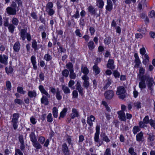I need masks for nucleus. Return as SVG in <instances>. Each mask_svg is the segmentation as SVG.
I'll return each instance as SVG.
<instances>
[{
    "label": "nucleus",
    "instance_id": "50",
    "mask_svg": "<svg viewBox=\"0 0 155 155\" xmlns=\"http://www.w3.org/2000/svg\"><path fill=\"white\" fill-rule=\"evenodd\" d=\"M128 152L130 155H137V153L134 152V150L133 147H130L128 150Z\"/></svg>",
    "mask_w": 155,
    "mask_h": 155
},
{
    "label": "nucleus",
    "instance_id": "48",
    "mask_svg": "<svg viewBox=\"0 0 155 155\" xmlns=\"http://www.w3.org/2000/svg\"><path fill=\"white\" fill-rule=\"evenodd\" d=\"M69 72L67 69H64L62 72V75L65 78L67 77L69 75Z\"/></svg>",
    "mask_w": 155,
    "mask_h": 155
},
{
    "label": "nucleus",
    "instance_id": "49",
    "mask_svg": "<svg viewBox=\"0 0 155 155\" xmlns=\"http://www.w3.org/2000/svg\"><path fill=\"white\" fill-rule=\"evenodd\" d=\"M147 139L150 141H153L155 139V136L152 134H148Z\"/></svg>",
    "mask_w": 155,
    "mask_h": 155
},
{
    "label": "nucleus",
    "instance_id": "43",
    "mask_svg": "<svg viewBox=\"0 0 155 155\" xmlns=\"http://www.w3.org/2000/svg\"><path fill=\"white\" fill-rule=\"evenodd\" d=\"M58 110L56 107H54L53 109L52 113L54 117L57 118L58 116Z\"/></svg>",
    "mask_w": 155,
    "mask_h": 155
},
{
    "label": "nucleus",
    "instance_id": "39",
    "mask_svg": "<svg viewBox=\"0 0 155 155\" xmlns=\"http://www.w3.org/2000/svg\"><path fill=\"white\" fill-rule=\"evenodd\" d=\"M66 68L69 69V71H74L73 65L72 63L69 62L66 65Z\"/></svg>",
    "mask_w": 155,
    "mask_h": 155
},
{
    "label": "nucleus",
    "instance_id": "36",
    "mask_svg": "<svg viewBox=\"0 0 155 155\" xmlns=\"http://www.w3.org/2000/svg\"><path fill=\"white\" fill-rule=\"evenodd\" d=\"M8 27L9 31L12 34L13 33L15 28V26L12 24H10Z\"/></svg>",
    "mask_w": 155,
    "mask_h": 155
},
{
    "label": "nucleus",
    "instance_id": "16",
    "mask_svg": "<svg viewBox=\"0 0 155 155\" xmlns=\"http://www.w3.org/2000/svg\"><path fill=\"white\" fill-rule=\"evenodd\" d=\"M79 116V113L77 110L75 108H73L72 110V113L70 115L71 118L73 119L75 117H78Z\"/></svg>",
    "mask_w": 155,
    "mask_h": 155
},
{
    "label": "nucleus",
    "instance_id": "59",
    "mask_svg": "<svg viewBox=\"0 0 155 155\" xmlns=\"http://www.w3.org/2000/svg\"><path fill=\"white\" fill-rule=\"evenodd\" d=\"M100 133H95L94 136V140L95 142L97 143L99 139Z\"/></svg>",
    "mask_w": 155,
    "mask_h": 155
},
{
    "label": "nucleus",
    "instance_id": "40",
    "mask_svg": "<svg viewBox=\"0 0 155 155\" xmlns=\"http://www.w3.org/2000/svg\"><path fill=\"white\" fill-rule=\"evenodd\" d=\"M56 95V98L58 100H60L61 99L62 96L61 95L60 92L58 88L57 89Z\"/></svg>",
    "mask_w": 155,
    "mask_h": 155
},
{
    "label": "nucleus",
    "instance_id": "52",
    "mask_svg": "<svg viewBox=\"0 0 155 155\" xmlns=\"http://www.w3.org/2000/svg\"><path fill=\"white\" fill-rule=\"evenodd\" d=\"M6 87L8 91H10L12 88L11 83L10 81H7L6 82Z\"/></svg>",
    "mask_w": 155,
    "mask_h": 155
},
{
    "label": "nucleus",
    "instance_id": "11",
    "mask_svg": "<svg viewBox=\"0 0 155 155\" xmlns=\"http://www.w3.org/2000/svg\"><path fill=\"white\" fill-rule=\"evenodd\" d=\"M112 82V80L109 78H107L104 81V84L103 88L104 90L107 89L111 84Z\"/></svg>",
    "mask_w": 155,
    "mask_h": 155
},
{
    "label": "nucleus",
    "instance_id": "51",
    "mask_svg": "<svg viewBox=\"0 0 155 155\" xmlns=\"http://www.w3.org/2000/svg\"><path fill=\"white\" fill-rule=\"evenodd\" d=\"M70 78L71 79H75L76 77V74L74 72V71H70Z\"/></svg>",
    "mask_w": 155,
    "mask_h": 155
},
{
    "label": "nucleus",
    "instance_id": "29",
    "mask_svg": "<svg viewBox=\"0 0 155 155\" xmlns=\"http://www.w3.org/2000/svg\"><path fill=\"white\" fill-rule=\"evenodd\" d=\"M145 69L142 67H140L139 72L138 74V76L139 78H141L142 77L144 76L145 75H143L145 73Z\"/></svg>",
    "mask_w": 155,
    "mask_h": 155
},
{
    "label": "nucleus",
    "instance_id": "54",
    "mask_svg": "<svg viewBox=\"0 0 155 155\" xmlns=\"http://www.w3.org/2000/svg\"><path fill=\"white\" fill-rule=\"evenodd\" d=\"M111 42V38L109 37H107L105 38L104 41V43L106 45H109Z\"/></svg>",
    "mask_w": 155,
    "mask_h": 155
},
{
    "label": "nucleus",
    "instance_id": "26",
    "mask_svg": "<svg viewBox=\"0 0 155 155\" xmlns=\"http://www.w3.org/2000/svg\"><path fill=\"white\" fill-rule=\"evenodd\" d=\"M33 146L36 149L39 150L42 148V146L37 140L32 143Z\"/></svg>",
    "mask_w": 155,
    "mask_h": 155
},
{
    "label": "nucleus",
    "instance_id": "13",
    "mask_svg": "<svg viewBox=\"0 0 155 155\" xmlns=\"http://www.w3.org/2000/svg\"><path fill=\"white\" fill-rule=\"evenodd\" d=\"M38 88L42 94L45 95V96H46L48 98L50 97V94L45 90L43 86L42 85L39 86Z\"/></svg>",
    "mask_w": 155,
    "mask_h": 155
},
{
    "label": "nucleus",
    "instance_id": "9",
    "mask_svg": "<svg viewBox=\"0 0 155 155\" xmlns=\"http://www.w3.org/2000/svg\"><path fill=\"white\" fill-rule=\"evenodd\" d=\"M62 150L64 155H70V150L66 143L62 145Z\"/></svg>",
    "mask_w": 155,
    "mask_h": 155
},
{
    "label": "nucleus",
    "instance_id": "25",
    "mask_svg": "<svg viewBox=\"0 0 155 155\" xmlns=\"http://www.w3.org/2000/svg\"><path fill=\"white\" fill-rule=\"evenodd\" d=\"M136 140L138 142L142 141L143 139V132L141 131L136 136Z\"/></svg>",
    "mask_w": 155,
    "mask_h": 155
},
{
    "label": "nucleus",
    "instance_id": "64",
    "mask_svg": "<svg viewBox=\"0 0 155 155\" xmlns=\"http://www.w3.org/2000/svg\"><path fill=\"white\" fill-rule=\"evenodd\" d=\"M149 14L151 18L155 19V12L154 10H152L149 12Z\"/></svg>",
    "mask_w": 155,
    "mask_h": 155
},
{
    "label": "nucleus",
    "instance_id": "46",
    "mask_svg": "<svg viewBox=\"0 0 155 155\" xmlns=\"http://www.w3.org/2000/svg\"><path fill=\"white\" fill-rule=\"evenodd\" d=\"M44 58L46 61H49L51 60L52 57L49 54H45Z\"/></svg>",
    "mask_w": 155,
    "mask_h": 155
},
{
    "label": "nucleus",
    "instance_id": "60",
    "mask_svg": "<svg viewBox=\"0 0 155 155\" xmlns=\"http://www.w3.org/2000/svg\"><path fill=\"white\" fill-rule=\"evenodd\" d=\"M80 17L79 11L77 10L75 14L72 16V18H78Z\"/></svg>",
    "mask_w": 155,
    "mask_h": 155
},
{
    "label": "nucleus",
    "instance_id": "27",
    "mask_svg": "<svg viewBox=\"0 0 155 155\" xmlns=\"http://www.w3.org/2000/svg\"><path fill=\"white\" fill-rule=\"evenodd\" d=\"M62 90L65 94H69L71 93L70 90L68 87L64 85L62 86Z\"/></svg>",
    "mask_w": 155,
    "mask_h": 155
},
{
    "label": "nucleus",
    "instance_id": "21",
    "mask_svg": "<svg viewBox=\"0 0 155 155\" xmlns=\"http://www.w3.org/2000/svg\"><path fill=\"white\" fill-rule=\"evenodd\" d=\"M95 120V117L92 115H91L89 117H87V123L90 127L93 126L92 122L94 121Z\"/></svg>",
    "mask_w": 155,
    "mask_h": 155
},
{
    "label": "nucleus",
    "instance_id": "47",
    "mask_svg": "<svg viewBox=\"0 0 155 155\" xmlns=\"http://www.w3.org/2000/svg\"><path fill=\"white\" fill-rule=\"evenodd\" d=\"M134 62L135 63L134 65V67L135 68H138L140 65L141 64V61L140 59H135L134 60Z\"/></svg>",
    "mask_w": 155,
    "mask_h": 155
},
{
    "label": "nucleus",
    "instance_id": "2",
    "mask_svg": "<svg viewBox=\"0 0 155 155\" xmlns=\"http://www.w3.org/2000/svg\"><path fill=\"white\" fill-rule=\"evenodd\" d=\"M53 4L52 2H49L46 5V11L50 16L53 15L55 13V11L53 9Z\"/></svg>",
    "mask_w": 155,
    "mask_h": 155
},
{
    "label": "nucleus",
    "instance_id": "45",
    "mask_svg": "<svg viewBox=\"0 0 155 155\" xmlns=\"http://www.w3.org/2000/svg\"><path fill=\"white\" fill-rule=\"evenodd\" d=\"M140 130V129L138 126H135L133 127V132L134 134H136L137 132Z\"/></svg>",
    "mask_w": 155,
    "mask_h": 155
},
{
    "label": "nucleus",
    "instance_id": "20",
    "mask_svg": "<svg viewBox=\"0 0 155 155\" xmlns=\"http://www.w3.org/2000/svg\"><path fill=\"white\" fill-rule=\"evenodd\" d=\"M47 97L46 96L43 95L41 100V103L45 105H48L49 104V101Z\"/></svg>",
    "mask_w": 155,
    "mask_h": 155
},
{
    "label": "nucleus",
    "instance_id": "32",
    "mask_svg": "<svg viewBox=\"0 0 155 155\" xmlns=\"http://www.w3.org/2000/svg\"><path fill=\"white\" fill-rule=\"evenodd\" d=\"M29 137L30 139V140L32 143L37 140V139L35 136V134L34 132H32L30 134Z\"/></svg>",
    "mask_w": 155,
    "mask_h": 155
},
{
    "label": "nucleus",
    "instance_id": "31",
    "mask_svg": "<svg viewBox=\"0 0 155 155\" xmlns=\"http://www.w3.org/2000/svg\"><path fill=\"white\" fill-rule=\"evenodd\" d=\"M26 32V31L25 29H22L20 32L21 38L23 41L25 40V35Z\"/></svg>",
    "mask_w": 155,
    "mask_h": 155
},
{
    "label": "nucleus",
    "instance_id": "30",
    "mask_svg": "<svg viewBox=\"0 0 155 155\" xmlns=\"http://www.w3.org/2000/svg\"><path fill=\"white\" fill-rule=\"evenodd\" d=\"M5 70L6 73L8 74H9L12 73L13 71V69L11 65L10 64L8 67H6L5 68Z\"/></svg>",
    "mask_w": 155,
    "mask_h": 155
},
{
    "label": "nucleus",
    "instance_id": "35",
    "mask_svg": "<svg viewBox=\"0 0 155 155\" xmlns=\"http://www.w3.org/2000/svg\"><path fill=\"white\" fill-rule=\"evenodd\" d=\"M81 71L84 74V75H87L89 72L87 68L86 67L83 66L82 65L81 66Z\"/></svg>",
    "mask_w": 155,
    "mask_h": 155
},
{
    "label": "nucleus",
    "instance_id": "23",
    "mask_svg": "<svg viewBox=\"0 0 155 155\" xmlns=\"http://www.w3.org/2000/svg\"><path fill=\"white\" fill-rule=\"evenodd\" d=\"M31 61L32 64L34 69L35 70H36L37 69V67L36 65V61L35 57L34 56H32L31 58Z\"/></svg>",
    "mask_w": 155,
    "mask_h": 155
},
{
    "label": "nucleus",
    "instance_id": "12",
    "mask_svg": "<svg viewBox=\"0 0 155 155\" xmlns=\"http://www.w3.org/2000/svg\"><path fill=\"white\" fill-rule=\"evenodd\" d=\"M38 88L42 94L45 95V96H46L48 98L50 97V94L45 90L43 86L42 85L39 86Z\"/></svg>",
    "mask_w": 155,
    "mask_h": 155
},
{
    "label": "nucleus",
    "instance_id": "14",
    "mask_svg": "<svg viewBox=\"0 0 155 155\" xmlns=\"http://www.w3.org/2000/svg\"><path fill=\"white\" fill-rule=\"evenodd\" d=\"M76 89L78 90L79 94L82 96L84 94L83 93V88L81 86L80 83L78 81L76 85Z\"/></svg>",
    "mask_w": 155,
    "mask_h": 155
},
{
    "label": "nucleus",
    "instance_id": "10",
    "mask_svg": "<svg viewBox=\"0 0 155 155\" xmlns=\"http://www.w3.org/2000/svg\"><path fill=\"white\" fill-rule=\"evenodd\" d=\"M104 95L106 99L110 100L114 97V94L112 90H109L106 91L104 93Z\"/></svg>",
    "mask_w": 155,
    "mask_h": 155
},
{
    "label": "nucleus",
    "instance_id": "44",
    "mask_svg": "<svg viewBox=\"0 0 155 155\" xmlns=\"http://www.w3.org/2000/svg\"><path fill=\"white\" fill-rule=\"evenodd\" d=\"M88 11L92 14H95L96 13L95 9L92 6H89Z\"/></svg>",
    "mask_w": 155,
    "mask_h": 155
},
{
    "label": "nucleus",
    "instance_id": "7",
    "mask_svg": "<svg viewBox=\"0 0 155 155\" xmlns=\"http://www.w3.org/2000/svg\"><path fill=\"white\" fill-rule=\"evenodd\" d=\"M7 13L9 15H15L17 13L16 8H13L10 6L6 8Z\"/></svg>",
    "mask_w": 155,
    "mask_h": 155
},
{
    "label": "nucleus",
    "instance_id": "3",
    "mask_svg": "<svg viewBox=\"0 0 155 155\" xmlns=\"http://www.w3.org/2000/svg\"><path fill=\"white\" fill-rule=\"evenodd\" d=\"M19 117V115L18 113H14L13 115V117L12 118L11 122L12 124L13 128L15 130L16 129L18 128V125L17 124V123Z\"/></svg>",
    "mask_w": 155,
    "mask_h": 155
},
{
    "label": "nucleus",
    "instance_id": "41",
    "mask_svg": "<svg viewBox=\"0 0 155 155\" xmlns=\"http://www.w3.org/2000/svg\"><path fill=\"white\" fill-rule=\"evenodd\" d=\"M12 24L14 26H17L19 23V21L18 18L15 17L12 18Z\"/></svg>",
    "mask_w": 155,
    "mask_h": 155
},
{
    "label": "nucleus",
    "instance_id": "4",
    "mask_svg": "<svg viewBox=\"0 0 155 155\" xmlns=\"http://www.w3.org/2000/svg\"><path fill=\"white\" fill-rule=\"evenodd\" d=\"M147 86L148 89L151 91V92L153 90L154 81L152 78H151L149 77V76L147 75Z\"/></svg>",
    "mask_w": 155,
    "mask_h": 155
},
{
    "label": "nucleus",
    "instance_id": "24",
    "mask_svg": "<svg viewBox=\"0 0 155 155\" xmlns=\"http://www.w3.org/2000/svg\"><path fill=\"white\" fill-rule=\"evenodd\" d=\"M93 69L94 74L95 75L99 74L100 72V69L96 64L94 65Z\"/></svg>",
    "mask_w": 155,
    "mask_h": 155
},
{
    "label": "nucleus",
    "instance_id": "5",
    "mask_svg": "<svg viewBox=\"0 0 155 155\" xmlns=\"http://www.w3.org/2000/svg\"><path fill=\"white\" fill-rule=\"evenodd\" d=\"M147 75H145L144 76L142 77L141 78H139L141 81L139 84V87L141 89L145 88L146 87L145 81L146 80L147 82Z\"/></svg>",
    "mask_w": 155,
    "mask_h": 155
},
{
    "label": "nucleus",
    "instance_id": "53",
    "mask_svg": "<svg viewBox=\"0 0 155 155\" xmlns=\"http://www.w3.org/2000/svg\"><path fill=\"white\" fill-rule=\"evenodd\" d=\"M139 127L142 128H144L147 127V125L146 124L142 121H140L139 122Z\"/></svg>",
    "mask_w": 155,
    "mask_h": 155
},
{
    "label": "nucleus",
    "instance_id": "55",
    "mask_svg": "<svg viewBox=\"0 0 155 155\" xmlns=\"http://www.w3.org/2000/svg\"><path fill=\"white\" fill-rule=\"evenodd\" d=\"M47 121L49 122H51L53 120L51 113H49L47 117Z\"/></svg>",
    "mask_w": 155,
    "mask_h": 155
},
{
    "label": "nucleus",
    "instance_id": "38",
    "mask_svg": "<svg viewBox=\"0 0 155 155\" xmlns=\"http://www.w3.org/2000/svg\"><path fill=\"white\" fill-rule=\"evenodd\" d=\"M37 43L35 39H33L32 42V47L34 49L35 51L38 50L37 48Z\"/></svg>",
    "mask_w": 155,
    "mask_h": 155
},
{
    "label": "nucleus",
    "instance_id": "28",
    "mask_svg": "<svg viewBox=\"0 0 155 155\" xmlns=\"http://www.w3.org/2000/svg\"><path fill=\"white\" fill-rule=\"evenodd\" d=\"M87 46L89 49L91 51L92 50L95 48V46L93 41H90L87 43Z\"/></svg>",
    "mask_w": 155,
    "mask_h": 155
},
{
    "label": "nucleus",
    "instance_id": "61",
    "mask_svg": "<svg viewBox=\"0 0 155 155\" xmlns=\"http://www.w3.org/2000/svg\"><path fill=\"white\" fill-rule=\"evenodd\" d=\"M45 140V138L42 136L39 137L38 139V142L40 143L41 144H43L44 143Z\"/></svg>",
    "mask_w": 155,
    "mask_h": 155
},
{
    "label": "nucleus",
    "instance_id": "8",
    "mask_svg": "<svg viewBox=\"0 0 155 155\" xmlns=\"http://www.w3.org/2000/svg\"><path fill=\"white\" fill-rule=\"evenodd\" d=\"M8 56L5 54H0V62L4 65H7L8 64Z\"/></svg>",
    "mask_w": 155,
    "mask_h": 155
},
{
    "label": "nucleus",
    "instance_id": "6",
    "mask_svg": "<svg viewBox=\"0 0 155 155\" xmlns=\"http://www.w3.org/2000/svg\"><path fill=\"white\" fill-rule=\"evenodd\" d=\"M82 79L84 81L83 83V86L87 89L90 84L88 81L89 77L87 75H84L82 77Z\"/></svg>",
    "mask_w": 155,
    "mask_h": 155
},
{
    "label": "nucleus",
    "instance_id": "62",
    "mask_svg": "<svg viewBox=\"0 0 155 155\" xmlns=\"http://www.w3.org/2000/svg\"><path fill=\"white\" fill-rule=\"evenodd\" d=\"M104 155H111V151L110 148H107L106 149Z\"/></svg>",
    "mask_w": 155,
    "mask_h": 155
},
{
    "label": "nucleus",
    "instance_id": "33",
    "mask_svg": "<svg viewBox=\"0 0 155 155\" xmlns=\"http://www.w3.org/2000/svg\"><path fill=\"white\" fill-rule=\"evenodd\" d=\"M67 110L68 109L67 108H64L60 113V116L59 117V119H60L61 118H63L65 116Z\"/></svg>",
    "mask_w": 155,
    "mask_h": 155
},
{
    "label": "nucleus",
    "instance_id": "22",
    "mask_svg": "<svg viewBox=\"0 0 155 155\" xmlns=\"http://www.w3.org/2000/svg\"><path fill=\"white\" fill-rule=\"evenodd\" d=\"M101 137L103 141H105L107 143L109 142L110 141V140L108 138V137L106 135L105 133H101Z\"/></svg>",
    "mask_w": 155,
    "mask_h": 155
},
{
    "label": "nucleus",
    "instance_id": "19",
    "mask_svg": "<svg viewBox=\"0 0 155 155\" xmlns=\"http://www.w3.org/2000/svg\"><path fill=\"white\" fill-rule=\"evenodd\" d=\"M112 3L111 0H107V5L106 6V9L110 12L112 9Z\"/></svg>",
    "mask_w": 155,
    "mask_h": 155
},
{
    "label": "nucleus",
    "instance_id": "37",
    "mask_svg": "<svg viewBox=\"0 0 155 155\" xmlns=\"http://www.w3.org/2000/svg\"><path fill=\"white\" fill-rule=\"evenodd\" d=\"M137 31L139 32H141L143 34H145L146 31V29L144 26L142 25L140 27H139L138 28Z\"/></svg>",
    "mask_w": 155,
    "mask_h": 155
},
{
    "label": "nucleus",
    "instance_id": "63",
    "mask_svg": "<svg viewBox=\"0 0 155 155\" xmlns=\"http://www.w3.org/2000/svg\"><path fill=\"white\" fill-rule=\"evenodd\" d=\"M113 74L116 78H119L120 75V73L117 70H114V71Z\"/></svg>",
    "mask_w": 155,
    "mask_h": 155
},
{
    "label": "nucleus",
    "instance_id": "1",
    "mask_svg": "<svg viewBox=\"0 0 155 155\" xmlns=\"http://www.w3.org/2000/svg\"><path fill=\"white\" fill-rule=\"evenodd\" d=\"M126 92L125 89L123 87L119 86L117 87L116 94L120 99H123L126 97Z\"/></svg>",
    "mask_w": 155,
    "mask_h": 155
},
{
    "label": "nucleus",
    "instance_id": "18",
    "mask_svg": "<svg viewBox=\"0 0 155 155\" xmlns=\"http://www.w3.org/2000/svg\"><path fill=\"white\" fill-rule=\"evenodd\" d=\"M119 119L122 121H125L126 120L125 113L124 111H119L118 112Z\"/></svg>",
    "mask_w": 155,
    "mask_h": 155
},
{
    "label": "nucleus",
    "instance_id": "42",
    "mask_svg": "<svg viewBox=\"0 0 155 155\" xmlns=\"http://www.w3.org/2000/svg\"><path fill=\"white\" fill-rule=\"evenodd\" d=\"M17 91L18 93L22 94H24L26 93V91H24L23 88L21 87H17Z\"/></svg>",
    "mask_w": 155,
    "mask_h": 155
},
{
    "label": "nucleus",
    "instance_id": "17",
    "mask_svg": "<svg viewBox=\"0 0 155 155\" xmlns=\"http://www.w3.org/2000/svg\"><path fill=\"white\" fill-rule=\"evenodd\" d=\"M114 61L112 59H109L107 64V68L113 70L115 68V65L114 64Z\"/></svg>",
    "mask_w": 155,
    "mask_h": 155
},
{
    "label": "nucleus",
    "instance_id": "57",
    "mask_svg": "<svg viewBox=\"0 0 155 155\" xmlns=\"http://www.w3.org/2000/svg\"><path fill=\"white\" fill-rule=\"evenodd\" d=\"M8 19L9 18H6L4 20L3 25L5 27H8L9 25L10 24L9 23Z\"/></svg>",
    "mask_w": 155,
    "mask_h": 155
},
{
    "label": "nucleus",
    "instance_id": "58",
    "mask_svg": "<svg viewBox=\"0 0 155 155\" xmlns=\"http://www.w3.org/2000/svg\"><path fill=\"white\" fill-rule=\"evenodd\" d=\"M134 106L135 107H136L137 109L141 108V103L139 101H137L134 102Z\"/></svg>",
    "mask_w": 155,
    "mask_h": 155
},
{
    "label": "nucleus",
    "instance_id": "15",
    "mask_svg": "<svg viewBox=\"0 0 155 155\" xmlns=\"http://www.w3.org/2000/svg\"><path fill=\"white\" fill-rule=\"evenodd\" d=\"M21 48V45L20 42L18 41L16 42L14 44L13 47V49L14 51L18 52Z\"/></svg>",
    "mask_w": 155,
    "mask_h": 155
},
{
    "label": "nucleus",
    "instance_id": "56",
    "mask_svg": "<svg viewBox=\"0 0 155 155\" xmlns=\"http://www.w3.org/2000/svg\"><path fill=\"white\" fill-rule=\"evenodd\" d=\"M150 120H149L148 116H146L143 120V121L146 124L150 123Z\"/></svg>",
    "mask_w": 155,
    "mask_h": 155
},
{
    "label": "nucleus",
    "instance_id": "34",
    "mask_svg": "<svg viewBox=\"0 0 155 155\" xmlns=\"http://www.w3.org/2000/svg\"><path fill=\"white\" fill-rule=\"evenodd\" d=\"M28 97L30 98H32L33 97H35L36 96L37 94L36 91L33 90V91H28Z\"/></svg>",
    "mask_w": 155,
    "mask_h": 155
}]
</instances>
